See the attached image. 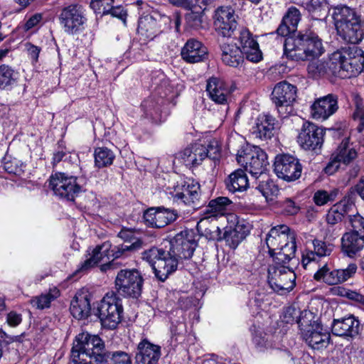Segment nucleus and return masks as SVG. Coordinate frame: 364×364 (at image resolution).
I'll return each instance as SVG.
<instances>
[{"label":"nucleus","instance_id":"8fccbe9b","mask_svg":"<svg viewBox=\"0 0 364 364\" xmlns=\"http://www.w3.org/2000/svg\"><path fill=\"white\" fill-rule=\"evenodd\" d=\"M339 191L336 188L331 191L330 193L324 190H318L314 195V203L319 206L326 204L328 202L333 201L337 197Z\"/></svg>","mask_w":364,"mask_h":364},{"label":"nucleus","instance_id":"774afa93","mask_svg":"<svg viewBox=\"0 0 364 364\" xmlns=\"http://www.w3.org/2000/svg\"><path fill=\"white\" fill-rule=\"evenodd\" d=\"M18 161H17L16 160H14L9 163H6L5 169L9 173H12L16 175H19L23 171L21 168L22 164H21L20 166H18Z\"/></svg>","mask_w":364,"mask_h":364},{"label":"nucleus","instance_id":"680f3d73","mask_svg":"<svg viewBox=\"0 0 364 364\" xmlns=\"http://www.w3.org/2000/svg\"><path fill=\"white\" fill-rule=\"evenodd\" d=\"M330 268L327 264L320 267L314 275V279L317 282H323L327 284Z\"/></svg>","mask_w":364,"mask_h":364},{"label":"nucleus","instance_id":"a19ab883","mask_svg":"<svg viewBox=\"0 0 364 364\" xmlns=\"http://www.w3.org/2000/svg\"><path fill=\"white\" fill-rule=\"evenodd\" d=\"M289 245V246L279 248L274 252H269L274 260V264L271 266H286L294 257L296 242H291Z\"/></svg>","mask_w":364,"mask_h":364},{"label":"nucleus","instance_id":"49530a36","mask_svg":"<svg viewBox=\"0 0 364 364\" xmlns=\"http://www.w3.org/2000/svg\"><path fill=\"white\" fill-rule=\"evenodd\" d=\"M114 158V152L107 147H98L95 150V163L99 168L110 166Z\"/></svg>","mask_w":364,"mask_h":364},{"label":"nucleus","instance_id":"39448f33","mask_svg":"<svg viewBox=\"0 0 364 364\" xmlns=\"http://www.w3.org/2000/svg\"><path fill=\"white\" fill-rule=\"evenodd\" d=\"M315 316L309 311H305L299 321L301 336L313 349L320 350L328 346L330 333L323 326L315 320Z\"/></svg>","mask_w":364,"mask_h":364},{"label":"nucleus","instance_id":"f03ea898","mask_svg":"<svg viewBox=\"0 0 364 364\" xmlns=\"http://www.w3.org/2000/svg\"><path fill=\"white\" fill-rule=\"evenodd\" d=\"M336 34L344 43L358 44L364 38V20L355 8L340 4L333 8Z\"/></svg>","mask_w":364,"mask_h":364},{"label":"nucleus","instance_id":"423d86ee","mask_svg":"<svg viewBox=\"0 0 364 364\" xmlns=\"http://www.w3.org/2000/svg\"><path fill=\"white\" fill-rule=\"evenodd\" d=\"M143 259L151 266L156 278L164 282L177 269L178 259L170 250L152 247L143 253Z\"/></svg>","mask_w":364,"mask_h":364},{"label":"nucleus","instance_id":"393cba45","mask_svg":"<svg viewBox=\"0 0 364 364\" xmlns=\"http://www.w3.org/2000/svg\"><path fill=\"white\" fill-rule=\"evenodd\" d=\"M239 41L240 50L247 60L257 63L262 58V52L259 50V44L254 39L252 34L247 28H242L240 31Z\"/></svg>","mask_w":364,"mask_h":364},{"label":"nucleus","instance_id":"7ed1b4c3","mask_svg":"<svg viewBox=\"0 0 364 364\" xmlns=\"http://www.w3.org/2000/svg\"><path fill=\"white\" fill-rule=\"evenodd\" d=\"M109 356L98 336L82 332L76 336L71 351L73 364H105Z\"/></svg>","mask_w":364,"mask_h":364},{"label":"nucleus","instance_id":"20e7f679","mask_svg":"<svg viewBox=\"0 0 364 364\" xmlns=\"http://www.w3.org/2000/svg\"><path fill=\"white\" fill-rule=\"evenodd\" d=\"M323 51L321 39L311 31H300L287 37L284 43V55L291 60L318 58Z\"/></svg>","mask_w":364,"mask_h":364},{"label":"nucleus","instance_id":"3c124183","mask_svg":"<svg viewBox=\"0 0 364 364\" xmlns=\"http://www.w3.org/2000/svg\"><path fill=\"white\" fill-rule=\"evenodd\" d=\"M137 247H139V245H136V242H132L131 244L123 243L114 246L113 248L111 247L109 250L110 258L117 259L127 256L128 252L135 250Z\"/></svg>","mask_w":364,"mask_h":364},{"label":"nucleus","instance_id":"aec40b11","mask_svg":"<svg viewBox=\"0 0 364 364\" xmlns=\"http://www.w3.org/2000/svg\"><path fill=\"white\" fill-rule=\"evenodd\" d=\"M357 156L355 149L349 144V139L345 138L337 149L333 153L331 161L325 168L327 174H333L339 168L341 163L350 164Z\"/></svg>","mask_w":364,"mask_h":364},{"label":"nucleus","instance_id":"338daca9","mask_svg":"<svg viewBox=\"0 0 364 364\" xmlns=\"http://www.w3.org/2000/svg\"><path fill=\"white\" fill-rule=\"evenodd\" d=\"M348 299L358 305L364 307V295L360 292L350 289L348 293Z\"/></svg>","mask_w":364,"mask_h":364},{"label":"nucleus","instance_id":"c85d7f7f","mask_svg":"<svg viewBox=\"0 0 364 364\" xmlns=\"http://www.w3.org/2000/svg\"><path fill=\"white\" fill-rule=\"evenodd\" d=\"M206 91L209 97L217 104L225 105L231 90L229 85L223 80L210 77L207 82Z\"/></svg>","mask_w":364,"mask_h":364},{"label":"nucleus","instance_id":"c9c22d12","mask_svg":"<svg viewBox=\"0 0 364 364\" xmlns=\"http://www.w3.org/2000/svg\"><path fill=\"white\" fill-rule=\"evenodd\" d=\"M222 61L227 65L237 68L244 61V55L240 48L236 44L223 43L220 46Z\"/></svg>","mask_w":364,"mask_h":364},{"label":"nucleus","instance_id":"0e129e2a","mask_svg":"<svg viewBox=\"0 0 364 364\" xmlns=\"http://www.w3.org/2000/svg\"><path fill=\"white\" fill-rule=\"evenodd\" d=\"M22 321L21 315L15 311H11L7 314L6 322L12 327H16L21 323Z\"/></svg>","mask_w":364,"mask_h":364},{"label":"nucleus","instance_id":"052dcab7","mask_svg":"<svg viewBox=\"0 0 364 364\" xmlns=\"http://www.w3.org/2000/svg\"><path fill=\"white\" fill-rule=\"evenodd\" d=\"M63 159H65V161L67 159L71 160L72 155L65 147L59 146L58 149L53 154V164L55 165Z\"/></svg>","mask_w":364,"mask_h":364},{"label":"nucleus","instance_id":"b1692460","mask_svg":"<svg viewBox=\"0 0 364 364\" xmlns=\"http://www.w3.org/2000/svg\"><path fill=\"white\" fill-rule=\"evenodd\" d=\"M360 330V321L352 314L333 319L331 326L332 333L341 337H355L359 334Z\"/></svg>","mask_w":364,"mask_h":364},{"label":"nucleus","instance_id":"4be33fe9","mask_svg":"<svg viewBox=\"0 0 364 364\" xmlns=\"http://www.w3.org/2000/svg\"><path fill=\"white\" fill-rule=\"evenodd\" d=\"M338 109V97L333 94L316 99L311 106V116L316 120L324 121Z\"/></svg>","mask_w":364,"mask_h":364},{"label":"nucleus","instance_id":"c03bdc74","mask_svg":"<svg viewBox=\"0 0 364 364\" xmlns=\"http://www.w3.org/2000/svg\"><path fill=\"white\" fill-rule=\"evenodd\" d=\"M304 7L314 19L326 16L328 11L327 0H310L305 4Z\"/></svg>","mask_w":364,"mask_h":364},{"label":"nucleus","instance_id":"72a5a7b5","mask_svg":"<svg viewBox=\"0 0 364 364\" xmlns=\"http://www.w3.org/2000/svg\"><path fill=\"white\" fill-rule=\"evenodd\" d=\"M275 119L271 115H260L252 127V134L260 139H271L274 134Z\"/></svg>","mask_w":364,"mask_h":364},{"label":"nucleus","instance_id":"4d7b16f0","mask_svg":"<svg viewBox=\"0 0 364 364\" xmlns=\"http://www.w3.org/2000/svg\"><path fill=\"white\" fill-rule=\"evenodd\" d=\"M205 158L208 157L214 161L218 160L220 156V151L218 142L216 140H211L208 144L205 146Z\"/></svg>","mask_w":364,"mask_h":364},{"label":"nucleus","instance_id":"473e14b6","mask_svg":"<svg viewBox=\"0 0 364 364\" xmlns=\"http://www.w3.org/2000/svg\"><path fill=\"white\" fill-rule=\"evenodd\" d=\"M345 212L341 204H336L328 211L326 220L329 227L326 229V236L335 237L339 235L341 227L336 225L342 221Z\"/></svg>","mask_w":364,"mask_h":364},{"label":"nucleus","instance_id":"79ce46f5","mask_svg":"<svg viewBox=\"0 0 364 364\" xmlns=\"http://www.w3.org/2000/svg\"><path fill=\"white\" fill-rule=\"evenodd\" d=\"M60 294V290L57 287H53L48 292L33 297L30 303L33 307L37 309H48L50 306L51 302L58 298Z\"/></svg>","mask_w":364,"mask_h":364},{"label":"nucleus","instance_id":"a18cd8bd","mask_svg":"<svg viewBox=\"0 0 364 364\" xmlns=\"http://www.w3.org/2000/svg\"><path fill=\"white\" fill-rule=\"evenodd\" d=\"M209 223V218H204L200 220L197 224V230L201 233L202 235L205 236L208 240H220V230L215 225H210V227H207Z\"/></svg>","mask_w":364,"mask_h":364},{"label":"nucleus","instance_id":"603ef678","mask_svg":"<svg viewBox=\"0 0 364 364\" xmlns=\"http://www.w3.org/2000/svg\"><path fill=\"white\" fill-rule=\"evenodd\" d=\"M114 0H91L90 7L95 13L102 16L109 14Z\"/></svg>","mask_w":364,"mask_h":364},{"label":"nucleus","instance_id":"e433bc0d","mask_svg":"<svg viewBox=\"0 0 364 364\" xmlns=\"http://www.w3.org/2000/svg\"><path fill=\"white\" fill-rule=\"evenodd\" d=\"M312 243L314 250L307 251L306 254L303 255L302 262L304 266H306L312 261H316L317 257L329 256L334 248L333 244L318 239L314 240Z\"/></svg>","mask_w":364,"mask_h":364},{"label":"nucleus","instance_id":"9b49d317","mask_svg":"<svg viewBox=\"0 0 364 364\" xmlns=\"http://www.w3.org/2000/svg\"><path fill=\"white\" fill-rule=\"evenodd\" d=\"M143 279L136 269H122L115 279L117 293L124 297L138 298L141 293Z\"/></svg>","mask_w":364,"mask_h":364},{"label":"nucleus","instance_id":"5701e85b","mask_svg":"<svg viewBox=\"0 0 364 364\" xmlns=\"http://www.w3.org/2000/svg\"><path fill=\"white\" fill-rule=\"evenodd\" d=\"M291 242H296L294 235L290 232L289 228L285 225L272 228L266 237L269 252H274L280 247L289 246Z\"/></svg>","mask_w":364,"mask_h":364},{"label":"nucleus","instance_id":"412c9836","mask_svg":"<svg viewBox=\"0 0 364 364\" xmlns=\"http://www.w3.org/2000/svg\"><path fill=\"white\" fill-rule=\"evenodd\" d=\"M178 216L176 210L162 207L151 208L144 213L146 225L156 228H164L176 221Z\"/></svg>","mask_w":364,"mask_h":364},{"label":"nucleus","instance_id":"c756f323","mask_svg":"<svg viewBox=\"0 0 364 364\" xmlns=\"http://www.w3.org/2000/svg\"><path fill=\"white\" fill-rule=\"evenodd\" d=\"M111 247L112 245L109 242H105L102 245H97L90 254V257L80 264L77 272H86L100 263L105 257L110 259L109 250Z\"/></svg>","mask_w":364,"mask_h":364},{"label":"nucleus","instance_id":"a211bd4d","mask_svg":"<svg viewBox=\"0 0 364 364\" xmlns=\"http://www.w3.org/2000/svg\"><path fill=\"white\" fill-rule=\"evenodd\" d=\"M325 129L316 124L306 122L298 136V143L305 150L320 149L323 142Z\"/></svg>","mask_w":364,"mask_h":364},{"label":"nucleus","instance_id":"5fc2aeb1","mask_svg":"<svg viewBox=\"0 0 364 364\" xmlns=\"http://www.w3.org/2000/svg\"><path fill=\"white\" fill-rule=\"evenodd\" d=\"M191 11L186 14V19L187 23L192 28H198L202 26V13L203 11L196 10L195 9H191Z\"/></svg>","mask_w":364,"mask_h":364},{"label":"nucleus","instance_id":"09e8293b","mask_svg":"<svg viewBox=\"0 0 364 364\" xmlns=\"http://www.w3.org/2000/svg\"><path fill=\"white\" fill-rule=\"evenodd\" d=\"M231 203L228 197H218L209 202L206 212L212 213L213 216L223 215Z\"/></svg>","mask_w":364,"mask_h":364},{"label":"nucleus","instance_id":"bb28decb","mask_svg":"<svg viewBox=\"0 0 364 364\" xmlns=\"http://www.w3.org/2000/svg\"><path fill=\"white\" fill-rule=\"evenodd\" d=\"M341 252L350 258L358 256L364 248V235L358 230L344 233L341 240Z\"/></svg>","mask_w":364,"mask_h":364},{"label":"nucleus","instance_id":"13d9d810","mask_svg":"<svg viewBox=\"0 0 364 364\" xmlns=\"http://www.w3.org/2000/svg\"><path fill=\"white\" fill-rule=\"evenodd\" d=\"M355 120H359V124L357 129L359 132L364 130V107L363 103L358 100L355 102V109L353 113Z\"/></svg>","mask_w":364,"mask_h":364},{"label":"nucleus","instance_id":"7c9ffc66","mask_svg":"<svg viewBox=\"0 0 364 364\" xmlns=\"http://www.w3.org/2000/svg\"><path fill=\"white\" fill-rule=\"evenodd\" d=\"M161 20L151 15L141 17L138 21V34L145 39H154L161 32Z\"/></svg>","mask_w":364,"mask_h":364},{"label":"nucleus","instance_id":"6e6552de","mask_svg":"<svg viewBox=\"0 0 364 364\" xmlns=\"http://www.w3.org/2000/svg\"><path fill=\"white\" fill-rule=\"evenodd\" d=\"M237 161L252 176L258 178L265 175L269 165L267 154L258 146H248L238 151Z\"/></svg>","mask_w":364,"mask_h":364},{"label":"nucleus","instance_id":"6ab92c4d","mask_svg":"<svg viewBox=\"0 0 364 364\" xmlns=\"http://www.w3.org/2000/svg\"><path fill=\"white\" fill-rule=\"evenodd\" d=\"M213 19L215 31L223 37L231 36L237 26L235 11L230 6L218 7L215 11Z\"/></svg>","mask_w":364,"mask_h":364},{"label":"nucleus","instance_id":"864d4df0","mask_svg":"<svg viewBox=\"0 0 364 364\" xmlns=\"http://www.w3.org/2000/svg\"><path fill=\"white\" fill-rule=\"evenodd\" d=\"M300 311L299 309L294 306H288L285 309L283 314V321L287 323H292L296 322L299 324V320L301 318V315L305 311Z\"/></svg>","mask_w":364,"mask_h":364},{"label":"nucleus","instance_id":"0eeeda50","mask_svg":"<svg viewBox=\"0 0 364 364\" xmlns=\"http://www.w3.org/2000/svg\"><path fill=\"white\" fill-rule=\"evenodd\" d=\"M152 85L160 98L156 101L153 97L144 100L141 107L146 117L151 119L155 123H159L164 120L161 105L163 103L164 97H166L171 92V87L166 76L159 73L156 77L152 78Z\"/></svg>","mask_w":364,"mask_h":364},{"label":"nucleus","instance_id":"ea45409f","mask_svg":"<svg viewBox=\"0 0 364 364\" xmlns=\"http://www.w3.org/2000/svg\"><path fill=\"white\" fill-rule=\"evenodd\" d=\"M248 230L243 225L237 223L234 228H227L223 234V238L231 248H236L237 245L248 235Z\"/></svg>","mask_w":364,"mask_h":364},{"label":"nucleus","instance_id":"2eb2a0df","mask_svg":"<svg viewBox=\"0 0 364 364\" xmlns=\"http://www.w3.org/2000/svg\"><path fill=\"white\" fill-rule=\"evenodd\" d=\"M296 97V87L282 81L277 83L272 92V100L278 112L284 117L291 112V105Z\"/></svg>","mask_w":364,"mask_h":364},{"label":"nucleus","instance_id":"58836bf2","mask_svg":"<svg viewBox=\"0 0 364 364\" xmlns=\"http://www.w3.org/2000/svg\"><path fill=\"white\" fill-rule=\"evenodd\" d=\"M227 189L232 193L246 191L249 187V181L245 171L242 169L236 170L229 175L225 181Z\"/></svg>","mask_w":364,"mask_h":364},{"label":"nucleus","instance_id":"2f4dec72","mask_svg":"<svg viewBox=\"0 0 364 364\" xmlns=\"http://www.w3.org/2000/svg\"><path fill=\"white\" fill-rule=\"evenodd\" d=\"M70 311L77 319L87 318L91 311L89 295L82 292L77 293L70 302Z\"/></svg>","mask_w":364,"mask_h":364},{"label":"nucleus","instance_id":"f3484780","mask_svg":"<svg viewBox=\"0 0 364 364\" xmlns=\"http://www.w3.org/2000/svg\"><path fill=\"white\" fill-rule=\"evenodd\" d=\"M302 167L299 159L289 154L278 155L275 158L274 171L276 175L287 181L298 179Z\"/></svg>","mask_w":364,"mask_h":364},{"label":"nucleus","instance_id":"f704fd0d","mask_svg":"<svg viewBox=\"0 0 364 364\" xmlns=\"http://www.w3.org/2000/svg\"><path fill=\"white\" fill-rule=\"evenodd\" d=\"M300 20L301 13L299 10L294 6H291L284 16L282 23L278 27L277 33L282 36H287L289 33L296 31Z\"/></svg>","mask_w":364,"mask_h":364},{"label":"nucleus","instance_id":"69168bd1","mask_svg":"<svg viewBox=\"0 0 364 364\" xmlns=\"http://www.w3.org/2000/svg\"><path fill=\"white\" fill-rule=\"evenodd\" d=\"M253 342L255 344L257 348L259 351H263L265 349L272 348V345L269 342H267V341L265 340L264 338L259 336H255L253 338Z\"/></svg>","mask_w":364,"mask_h":364},{"label":"nucleus","instance_id":"6e6d98bb","mask_svg":"<svg viewBox=\"0 0 364 364\" xmlns=\"http://www.w3.org/2000/svg\"><path fill=\"white\" fill-rule=\"evenodd\" d=\"M109 353H110L109 359L112 364H132L131 355L124 351L117 350Z\"/></svg>","mask_w":364,"mask_h":364},{"label":"nucleus","instance_id":"f8f14e48","mask_svg":"<svg viewBox=\"0 0 364 364\" xmlns=\"http://www.w3.org/2000/svg\"><path fill=\"white\" fill-rule=\"evenodd\" d=\"M77 180L76 176L65 173H56L50 176L49 187L56 196L73 201L82 191V186Z\"/></svg>","mask_w":364,"mask_h":364},{"label":"nucleus","instance_id":"a878e982","mask_svg":"<svg viewBox=\"0 0 364 364\" xmlns=\"http://www.w3.org/2000/svg\"><path fill=\"white\" fill-rule=\"evenodd\" d=\"M161 357V347L148 341L141 340L137 345L135 355L136 364H157Z\"/></svg>","mask_w":364,"mask_h":364},{"label":"nucleus","instance_id":"ddd939ff","mask_svg":"<svg viewBox=\"0 0 364 364\" xmlns=\"http://www.w3.org/2000/svg\"><path fill=\"white\" fill-rule=\"evenodd\" d=\"M296 274L287 266H269L268 283L276 292L284 294L291 291L295 287Z\"/></svg>","mask_w":364,"mask_h":364},{"label":"nucleus","instance_id":"bf43d9fd","mask_svg":"<svg viewBox=\"0 0 364 364\" xmlns=\"http://www.w3.org/2000/svg\"><path fill=\"white\" fill-rule=\"evenodd\" d=\"M358 267L355 263H350L345 269H338L340 278V283L345 282L352 278L356 273Z\"/></svg>","mask_w":364,"mask_h":364},{"label":"nucleus","instance_id":"37998d69","mask_svg":"<svg viewBox=\"0 0 364 364\" xmlns=\"http://www.w3.org/2000/svg\"><path fill=\"white\" fill-rule=\"evenodd\" d=\"M262 180L257 186L258 191L263 195L267 201H272L279 193V188L274 182L265 174L260 176Z\"/></svg>","mask_w":364,"mask_h":364},{"label":"nucleus","instance_id":"dca6fc26","mask_svg":"<svg viewBox=\"0 0 364 364\" xmlns=\"http://www.w3.org/2000/svg\"><path fill=\"white\" fill-rule=\"evenodd\" d=\"M196 247L195 234L189 230L181 231L169 241V250L178 261L191 258Z\"/></svg>","mask_w":364,"mask_h":364},{"label":"nucleus","instance_id":"de8ad7c7","mask_svg":"<svg viewBox=\"0 0 364 364\" xmlns=\"http://www.w3.org/2000/svg\"><path fill=\"white\" fill-rule=\"evenodd\" d=\"M18 73L6 65H0V89H6L16 82Z\"/></svg>","mask_w":364,"mask_h":364},{"label":"nucleus","instance_id":"f257e3e1","mask_svg":"<svg viewBox=\"0 0 364 364\" xmlns=\"http://www.w3.org/2000/svg\"><path fill=\"white\" fill-rule=\"evenodd\" d=\"M307 69L314 77L333 75L350 78L363 70L364 51L356 46L341 48L331 53L327 61L311 62Z\"/></svg>","mask_w":364,"mask_h":364},{"label":"nucleus","instance_id":"e2e57ef3","mask_svg":"<svg viewBox=\"0 0 364 364\" xmlns=\"http://www.w3.org/2000/svg\"><path fill=\"white\" fill-rule=\"evenodd\" d=\"M109 14L120 19L124 24L126 23L127 12L122 6H113L112 5Z\"/></svg>","mask_w":364,"mask_h":364},{"label":"nucleus","instance_id":"1a4fd4ad","mask_svg":"<svg viewBox=\"0 0 364 364\" xmlns=\"http://www.w3.org/2000/svg\"><path fill=\"white\" fill-rule=\"evenodd\" d=\"M97 312L102 325L105 328L114 329L122 318V300L114 293H108L101 300Z\"/></svg>","mask_w":364,"mask_h":364},{"label":"nucleus","instance_id":"9d476101","mask_svg":"<svg viewBox=\"0 0 364 364\" xmlns=\"http://www.w3.org/2000/svg\"><path fill=\"white\" fill-rule=\"evenodd\" d=\"M200 184L192 178L178 183L170 192L173 200L198 209L203 205L200 198Z\"/></svg>","mask_w":364,"mask_h":364},{"label":"nucleus","instance_id":"4c0bfd02","mask_svg":"<svg viewBox=\"0 0 364 364\" xmlns=\"http://www.w3.org/2000/svg\"><path fill=\"white\" fill-rule=\"evenodd\" d=\"M205 146L200 144H192L180 153V157L186 166H195L201 164L205 159Z\"/></svg>","mask_w":364,"mask_h":364},{"label":"nucleus","instance_id":"4468645a","mask_svg":"<svg viewBox=\"0 0 364 364\" xmlns=\"http://www.w3.org/2000/svg\"><path fill=\"white\" fill-rule=\"evenodd\" d=\"M87 18L80 5L71 4L63 8L59 16V22L68 35L78 33L84 28Z\"/></svg>","mask_w":364,"mask_h":364},{"label":"nucleus","instance_id":"cd10ccee","mask_svg":"<svg viewBox=\"0 0 364 364\" xmlns=\"http://www.w3.org/2000/svg\"><path fill=\"white\" fill-rule=\"evenodd\" d=\"M181 55L186 62L196 63L207 58L208 50L201 42L195 38H191L182 48Z\"/></svg>","mask_w":364,"mask_h":364}]
</instances>
